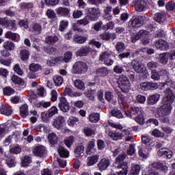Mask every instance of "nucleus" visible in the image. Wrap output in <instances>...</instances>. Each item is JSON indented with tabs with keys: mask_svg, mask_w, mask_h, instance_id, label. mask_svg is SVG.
<instances>
[{
	"mask_svg": "<svg viewBox=\"0 0 175 175\" xmlns=\"http://www.w3.org/2000/svg\"><path fill=\"white\" fill-rule=\"evenodd\" d=\"M41 117L44 122H48V121H50V119L51 118V115L47 111L42 112L41 114Z\"/></svg>",
	"mask_w": 175,
	"mask_h": 175,
	"instance_id": "obj_57",
	"label": "nucleus"
},
{
	"mask_svg": "<svg viewBox=\"0 0 175 175\" xmlns=\"http://www.w3.org/2000/svg\"><path fill=\"white\" fill-rule=\"evenodd\" d=\"M63 95L64 96L69 95V96L77 97V96H81L83 94L80 92H72V90H70L69 88H66L64 92H63Z\"/></svg>",
	"mask_w": 175,
	"mask_h": 175,
	"instance_id": "obj_27",
	"label": "nucleus"
},
{
	"mask_svg": "<svg viewBox=\"0 0 175 175\" xmlns=\"http://www.w3.org/2000/svg\"><path fill=\"white\" fill-rule=\"evenodd\" d=\"M111 55H114V53L111 51H107L100 55L99 61L104 62L107 66H111L114 64V61L110 58Z\"/></svg>",
	"mask_w": 175,
	"mask_h": 175,
	"instance_id": "obj_5",
	"label": "nucleus"
},
{
	"mask_svg": "<svg viewBox=\"0 0 175 175\" xmlns=\"http://www.w3.org/2000/svg\"><path fill=\"white\" fill-rule=\"evenodd\" d=\"M5 28L10 29L11 31H16L17 29V25H16V21L10 20L8 21Z\"/></svg>",
	"mask_w": 175,
	"mask_h": 175,
	"instance_id": "obj_42",
	"label": "nucleus"
},
{
	"mask_svg": "<svg viewBox=\"0 0 175 175\" xmlns=\"http://www.w3.org/2000/svg\"><path fill=\"white\" fill-rule=\"evenodd\" d=\"M88 53H90V47L88 46H83L79 49L76 52L77 57H85L88 55Z\"/></svg>",
	"mask_w": 175,
	"mask_h": 175,
	"instance_id": "obj_20",
	"label": "nucleus"
},
{
	"mask_svg": "<svg viewBox=\"0 0 175 175\" xmlns=\"http://www.w3.org/2000/svg\"><path fill=\"white\" fill-rule=\"evenodd\" d=\"M59 39L57 36H50L45 39L46 43L48 44H55Z\"/></svg>",
	"mask_w": 175,
	"mask_h": 175,
	"instance_id": "obj_35",
	"label": "nucleus"
},
{
	"mask_svg": "<svg viewBox=\"0 0 175 175\" xmlns=\"http://www.w3.org/2000/svg\"><path fill=\"white\" fill-rule=\"evenodd\" d=\"M88 69L87 64L83 62H77L72 66V73L75 75H83Z\"/></svg>",
	"mask_w": 175,
	"mask_h": 175,
	"instance_id": "obj_4",
	"label": "nucleus"
},
{
	"mask_svg": "<svg viewBox=\"0 0 175 175\" xmlns=\"http://www.w3.org/2000/svg\"><path fill=\"white\" fill-rule=\"evenodd\" d=\"M165 8L167 10H175V3L174 1H169L166 3Z\"/></svg>",
	"mask_w": 175,
	"mask_h": 175,
	"instance_id": "obj_64",
	"label": "nucleus"
},
{
	"mask_svg": "<svg viewBox=\"0 0 175 175\" xmlns=\"http://www.w3.org/2000/svg\"><path fill=\"white\" fill-rule=\"evenodd\" d=\"M47 112L49 113V116L53 117L55 114H58V108L55 106H53L47 111Z\"/></svg>",
	"mask_w": 175,
	"mask_h": 175,
	"instance_id": "obj_63",
	"label": "nucleus"
},
{
	"mask_svg": "<svg viewBox=\"0 0 175 175\" xmlns=\"http://www.w3.org/2000/svg\"><path fill=\"white\" fill-rule=\"evenodd\" d=\"M133 120L137 122L139 125H144V117L143 115H138Z\"/></svg>",
	"mask_w": 175,
	"mask_h": 175,
	"instance_id": "obj_60",
	"label": "nucleus"
},
{
	"mask_svg": "<svg viewBox=\"0 0 175 175\" xmlns=\"http://www.w3.org/2000/svg\"><path fill=\"white\" fill-rule=\"evenodd\" d=\"M118 83L122 92H129V90H131V82L126 77L121 76L119 78Z\"/></svg>",
	"mask_w": 175,
	"mask_h": 175,
	"instance_id": "obj_6",
	"label": "nucleus"
},
{
	"mask_svg": "<svg viewBox=\"0 0 175 175\" xmlns=\"http://www.w3.org/2000/svg\"><path fill=\"white\" fill-rule=\"evenodd\" d=\"M133 3L137 12H144L146 10V1L143 0H135L133 1Z\"/></svg>",
	"mask_w": 175,
	"mask_h": 175,
	"instance_id": "obj_13",
	"label": "nucleus"
},
{
	"mask_svg": "<svg viewBox=\"0 0 175 175\" xmlns=\"http://www.w3.org/2000/svg\"><path fill=\"white\" fill-rule=\"evenodd\" d=\"M100 119V115L98 113H93L89 116L90 122H98Z\"/></svg>",
	"mask_w": 175,
	"mask_h": 175,
	"instance_id": "obj_51",
	"label": "nucleus"
},
{
	"mask_svg": "<svg viewBox=\"0 0 175 175\" xmlns=\"http://www.w3.org/2000/svg\"><path fill=\"white\" fill-rule=\"evenodd\" d=\"M144 24V18L142 16H134L129 21L131 28H140Z\"/></svg>",
	"mask_w": 175,
	"mask_h": 175,
	"instance_id": "obj_7",
	"label": "nucleus"
},
{
	"mask_svg": "<svg viewBox=\"0 0 175 175\" xmlns=\"http://www.w3.org/2000/svg\"><path fill=\"white\" fill-rule=\"evenodd\" d=\"M5 36L7 39H11V40H14V42H18L20 40V36L12 31H7Z\"/></svg>",
	"mask_w": 175,
	"mask_h": 175,
	"instance_id": "obj_25",
	"label": "nucleus"
},
{
	"mask_svg": "<svg viewBox=\"0 0 175 175\" xmlns=\"http://www.w3.org/2000/svg\"><path fill=\"white\" fill-rule=\"evenodd\" d=\"M150 77L152 80H154V81H158L161 79L159 75V71L157 70H152L150 72Z\"/></svg>",
	"mask_w": 175,
	"mask_h": 175,
	"instance_id": "obj_44",
	"label": "nucleus"
},
{
	"mask_svg": "<svg viewBox=\"0 0 175 175\" xmlns=\"http://www.w3.org/2000/svg\"><path fill=\"white\" fill-rule=\"evenodd\" d=\"M99 155L95 154L88 158V166H94L98 162Z\"/></svg>",
	"mask_w": 175,
	"mask_h": 175,
	"instance_id": "obj_31",
	"label": "nucleus"
},
{
	"mask_svg": "<svg viewBox=\"0 0 175 175\" xmlns=\"http://www.w3.org/2000/svg\"><path fill=\"white\" fill-rule=\"evenodd\" d=\"M3 94L7 96H10L14 94V90L10 87H6L3 88Z\"/></svg>",
	"mask_w": 175,
	"mask_h": 175,
	"instance_id": "obj_58",
	"label": "nucleus"
},
{
	"mask_svg": "<svg viewBox=\"0 0 175 175\" xmlns=\"http://www.w3.org/2000/svg\"><path fill=\"white\" fill-rule=\"evenodd\" d=\"M126 158V154L122 153L116 158L114 166L120 170L117 172L118 175L128 174V163L124 162V159Z\"/></svg>",
	"mask_w": 175,
	"mask_h": 175,
	"instance_id": "obj_2",
	"label": "nucleus"
},
{
	"mask_svg": "<svg viewBox=\"0 0 175 175\" xmlns=\"http://www.w3.org/2000/svg\"><path fill=\"white\" fill-rule=\"evenodd\" d=\"M90 18L86 16L82 19L78 20L77 21V25H88V24H90Z\"/></svg>",
	"mask_w": 175,
	"mask_h": 175,
	"instance_id": "obj_55",
	"label": "nucleus"
},
{
	"mask_svg": "<svg viewBox=\"0 0 175 175\" xmlns=\"http://www.w3.org/2000/svg\"><path fill=\"white\" fill-rule=\"evenodd\" d=\"M116 49L118 52L122 53V51H124L126 47H125V44H124V42H118L116 44Z\"/></svg>",
	"mask_w": 175,
	"mask_h": 175,
	"instance_id": "obj_53",
	"label": "nucleus"
},
{
	"mask_svg": "<svg viewBox=\"0 0 175 175\" xmlns=\"http://www.w3.org/2000/svg\"><path fill=\"white\" fill-rule=\"evenodd\" d=\"M28 105L24 104L20 107V113L21 117L25 118L28 116Z\"/></svg>",
	"mask_w": 175,
	"mask_h": 175,
	"instance_id": "obj_34",
	"label": "nucleus"
},
{
	"mask_svg": "<svg viewBox=\"0 0 175 175\" xmlns=\"http://www.w3.org/2000/svg\"><path fill=\"white\" fill-rule=\"evenodd\" d=\"M154 46L159 50H161V51L169 50V44H167V42H166V40L163 39L157 40L155 42Z\"/></svg>",
	"mask_w": 175,
	"mask_h": 175,
	"instance_id": "obj_12",
	"label": "nucleus"
},
{
	"mask_svg": "<svg viewBox=\"0 0 175 175\" xmlns=\"http://www.w3.org/2000/svg\"><path fill=\"white\" fill-rule=\"evenodd\" d=\"M0 113L1 114H3V116H12V113H13V110L9 107V106L3 104L0 105Z\"/></svg>",
	"mask_w": 175,
	"mask_h": 175,
	"instance_id": "obj_19",
	"label": "nucleus"
},
{
	"mask_svg": "<svg viewBox=\"0 0 175 175\" xmlns=\"http://www.w3.org/2000/svg\"><path fill=\"white\" fill-rule=\"evenodd\" d=\"M10 152L11 154H20L21 152V148L18 146H10Z\"/></svg>",
	"mask_w": 175,
	"mask_h": 175,
	"instance_id": "obj_50",
	"label": "nucleus"
},
{
	"mask_svg": "<svg viewBox=\"0 0 175 175\" xmlns=\"http://www.w3.org/2000/svg\"><path fill=\"white\" fill-rule=\"evenodd\" d=\"M74 142H75V137H73V136H70L64 140V144L66 146V147H68V148H70Z\"/></svg>",
	"mask_w": 175,
	"mask_h": 175,
	"instance_id": "obj_54",
	"label": "nucleus"
},
{
	"mask_svg": "<svg viewBox=\"0 0 175 175\" xmlns=\"http://www.w3.org/2000/svg\"><path fill=\"white\" fill-rule=\"evenodd\" d=\"M87 37L83 36L75 35L74 36V42L78 44H83V43H85V42H87Z\"/></svg>",
	"mask_w": 175,
	"mask_h": 175,
	"instance_id": "obj_32",
	"label": "nucleus"
},
{
	"mask_svg": "<svg viewBox=\"0 0 175 175\" xmlns=\"http://www.w3.org/2000/svg\"><path fill=\"white\" fill-rule=\"evenodd\" d=\"M146 66L148 69H150V70L152 71V70H156L155 69H157V68H158V66H159V64H158V62L152 61V62H148Z\"/></svg>",
	"mask_w": 175,
	"mask_h": 175,
	"instance_id": "obj_52",
	"label": "nucleus"
},
{
	"mask_svg": "<svg viewBox=\"0 0 175 175\" xmlns=\"http://www.w3.org/2000/svg\"><path fill=\"white\" fill-rule=\"evenodd\" d=\"M59 109H60L61 111H63V113H68L70 109V105L68 103V100H66V98L65 97H60L59 98Z\"/></svg>",
	"mask_w": 175,
	"mask_h": 175,
	"instance_id": "obj_10",
	"label": "nucleus"
},
{
	"mask_svg": "<svg viewBox=\"0 0 175 175\" xmlns=\"http://www.w3.org/2000/svg\"><path fill=\"white\" fill-rule=\"evenodd\" d=\"M51 106V102L50 101H44L41 100L36 104H35V107H38L39 109H47Z\"/></svg>",
	"mask_w": 175,
	"mask_h": 175,
	"instance_id": "obj_26",
	"label": "nucleus"
},
{
	"mask_svg": "<svg viewBox=\"0 0 175 175\" xmlns=\"http://www.w3.org/2000/svg\"><path fill=\"white\" fill-rule=\"evenodd\" d=\"M158 83L155 82H142L139 84V88L142 91H150V90L158 89Z\"/></svg>",
	"mask_w": 175,
	"mask_h": 175,
	"instance_id": "obj_9",
	"label": "nucleus"
},
{
	"mask_svg": "<svg viewBox=\"0 0 175 175\" xmlns=\"http://www.w3.org/2000/svg\"><path fill=\"white\" fill-rule=\"evenodd\" d=\"M157 154L159 155V157H162V155H165L166 158L170 159L172 157H173V152L167 148H163L157 152Z\"/></svg>",
	"mask_w": 175,
	"mask_h": 175,
	"instance_id": "obj_17",
	"label": "nucleus"
},
{
	"mask_svg": "<svg viewBox=\"0 0 175 175\" xmlns=\"http://www.w3.org/2000/svg\"><path fill=\"white\" fill-rule=\"evenodd\" d=\"M83 132L85 136H92L93 135H95V131L90 127H85L83 129Z\"/></svg>",
	"mask_w": 175,
	"mask_h": 175,
	"instance_id": "obj_62",
	"label": "nucleus"
},
{
	"mask_svg": "<svg viewBox=\"0 0 175 175\" xmlns=\"http://www.w3.org/2000/svg\"><path fill=\"white\" fill-rule=\"evenodd\" d=\"M116 94L118 96V100L120 105L125 103V96L119 90H116Z\"/></svg>",
	"mask_w": 175,
	"mask_h": 175,
	"instance_id": "obj_49",
	"label": "nucleus"
},
{
	"mask_svg": "<svg viewBox=\"0 0 175 175\" xmlns=\"http://www.w3.org/2000/svg\"><path fill=\"white\" fill-rule=\"evenodd\" d=\"M29 70L30 72L36 73V72L42 70V66H40L39 64L32 63L29 66Z\"/></svg>",
	"mask_w": 175,
	"mask_h": 175,
	"instance_id": "obj_33",
	"label": "nucleus"
},
{
	"mask_svg": "<svg viewBox=\"0 0 175 175\" xmlns=\"http://www.w3.org/2000/svg\"><path fill=\"white\" fill-rule=\"evenodd\" d=\"M111 116L113 117H116V118H124V116L122 115V113L121 111L118 109H113L111 111Z\"/></svg>",
	"mask_w": 175,
	"mask_h": 175,
	"instance_id": "obj_56",
	"label": "nucleus"
},
{
	"mask_svg": "<svg viewBox=\"0 0 175 175\" xmlns=\"http://www.w3.org/2000/svg\"><path fill=\"white\" fill-rule=\"evenodd\" d=\"M53 81L57 87H61L64 83V78L61 75H56L53 77Z\"/></svg>",
	"mask_w": 175,
	"mask_h": 175,
	"instance_id": "obj_39",
	"label": "nucleus"
},
{
	"mask_svg": "<svg viewBox=\"0 0 175 175\" xmlns=\"http://www.w3.org/2000/svg\"><path fill=\"white\" fill-rule=\"evenodd\" d=\"M108 135L109 137H111V139H112V140H121V139H122V133L117 131H109L108 133Z\"/></svg>",
	"mask_w": 175,
	"mask_h": 175,
	"instance_id": "obj_28",
	"label": "nucleus"
},
{
	"mask_svg": "<svg viewBox=\"0 0 175 175\" xmlns=\"http://www.w3.org/2000/svg\"><path fill=\"white\" fill-rule=\"evenodd\" d=\"M169 56H167V53H161L159 55V62L163 65H166L167 64Z\"/></svg>",
	"mask_w": 175,
	"mask_h": 175,
	"instance_id": "obj_41",
	"label": "nucleus"
},
{
	"mask_svg": "<svg viewBox=\"0 0 175 175\" xmlns=\"http://www.w3.org/2000/svg\"><path fill=\"white\" fill-rule=\"evenodd\" d=\"M130 110L132 113V114H134V116H142L143 115V111H142V108L139 107H131Z\"/></svg>",
	"mask_w": 175,
	"mask_h": 175,
	"instance_id": "obj_37",
	"label": "nucleus"
},
{
	"mask_svg": "<svg viewBox=\"0 0 175 175\" xmlns=\"http://www.w3.org/2000/svg\"><path fill=\"white\" fill-rule=\"evenodd\" d=\"M74 84L75 87L78 90H85V85L84 84V82L80 79L75 80Z\"/></svg>",
	"mask_w": 175,
	"mask_h": 175,
	"instance_id": "obj_43",
	"label": "nucleus"
},
{
	"mask_svg": "<svg viewBox=\"0 0 175 175\" xmlns=\"http://www.w3.org/2000/svg\"><path fill=\"white\" fill-rule=\"evenodd\" d=\"M152 167L154 169H157L159 170H161V172H163L164 173H166L167 172V166L163 165L161 162H154L152 165Z\"/></svg>",
	"mask_w": 175,
	"mask_h": 175,
	"instance_id": "obj_24",
	"label": "nucleus"
},
{
	"mask_svg": "<svg viewBox=\"0 0 175 175\" xmlns=\"http://www.w3.org/2000/svg\"><path fill=\"white\" fill-rule=\"evenodd\" d=\"M140 173V165L134 164L131 167L130 175H138Z\"/></svg>",
	"mask_w": 175,
	"mask_h": 175,
	"instance_id": "obj_40",
	"label": "nucleus"
},
{
	"mask_svg": "<svg viewBox=\"0 0 175 175\" xmlns=\"http://www.w3.org/2000/svg\"><path fill=\"white\" fill-rule=\"evenodd\" d=\"M56 13L61 17H66L70 14V10L67 8L59 7L56 9Z\"/></svg>",
	"mask_w": 175,
	"mask_h": 175,
	"instance_id": "obj_16",
	"label": "nucleus"
},
{
	"mask_svg": "<svg viewBox=\"0 0 175 175\" xmlns=\"http://www.w3.org/2000/svg\"><path fill=\"white\" fill-rule=\"evenodd\" d=\"M11 79L12 83H14V84H18V85H23L24 84V80L18 77L17 75H13Z\"/></svg>",
	"mask_w": 175,
	"mask_h": 175,
	"instance_id": "obj_48",
	"label": "nucleus"
},
{
	"mask_svg": "<svg viewBox=\"0 0 175 175\" xmlns=\"http://www.w3.org/2000/svg\"><path fill=\"white\" fill-rule=\"evenodd\" d=\"M21 59L22 61H27L29 58V51L27 49H23L20 51Z\"/></svg>",
	"mask_w": 175,
	"mask_h": 175,
	"instance_id": "obj_46",
	"label": "nucleus"
},
{
	"mask_svg": "<svg viewBox=\"0 0 175 175\" xmlns=\"http://www.w3.org/2000/svg\"><path fill=\"white\" fill-rule=\"evenodd\" d=\"M57 152L62 158H68L69 157V151L63 146H59L57 148Z\"/></svg>",
	"mask_w": 175,
	"mask_h": 175,
	"instance_id": "obj_29",
	"label": "nucleus"
},
{
	"mask_svg": "<svg viewBox=\"0 0 175 175\" xmlns=\"http://www.w3.org/2000/svg\"><path fill=\"white\" fill-rule=\"evenodd\" d=\"M65 124V118L62 116H59L53 120V125L57 129H61Z\"/></svg>",
	"mask_w": 175,
	"mask_h": 175,
	"instance_id": "obj_14",
	"label": "nucleus"
},
{
	"mask_svg": "<svg viewBox=\"0 0 175 175\" xmlns=\"http://www.w3.org/2000/svg\"><path fill=\"white\" fill-rule=\"evenodd\" d=\"M3 47L5 49V50H9L10 51H12V50H14V43H13L12 41H5L3 43Z\"/></svg>",
	"mask_w": 175,
	"mask_h": 175,
	"instance_id": "obj_47",
	"label": "nucleus"
},
{
	"mask_svg": "<svg viewBox=\"0 0 175 175\" xmlns=\"http://www.w3.org/2000/svg\"><path fill=\"white\" fill-rule=\"evenodd\" d=\"M97 75L100 76L101 77H105V76H107L109 75V69L106 67H103L101 68H98L96 70Z\"/></svg>",
	"mask_w": 175,
	"mask_h": 175,
	"instance_id": "obj_38",
	"label": "nucleus"
},
{
	"mask_svg": "<svg viewBox=\"0 0 175 175\" xmlns=\"http://www.w3.org/2000/svg\"><path fill=\"white\" fill-rule=\"evenodd\" d=\"M30 32H34L36 35L42 33V25L38 23H34L29 27Z\"/></svg>",
	"mask_w": 175,
	"mask_h": 175,
	"instance_id": "obj_18",
	"label": "nucleus"
},
{
	"mask_svg": "<svg viewBox=\"0 0 175 175\" xmlns=\"http://www.w3.org/2000/svg\"><path fill=\"white\" fill-rule=\"evenodd\" d=\"M154 20L159 23V24H163L166 21V14L164 12H159L155 14L154 15Z\"/></svg>",
	"mask_w": 175,
	"mask_h": 175,
	"instance_id": "obj_21",
	"label": "nucleus"
},
{
	"mask_svg": "<svg viewBox=\"0 0 175 175\" xmlns=\"http://www.w3.org/2000/svg\"><path fill=\"white\" fill-rule=\"evenodd\" d=\"M95 94H96V92L95 90H88L85 92V96H87V98H89L90 100H94L95 98Z\"/></svg>",
	"mask_w": 175,
	"mask_h": 175,
	"instance_id": "obj_59",
	"label": "nucleus"
},
{
	"mask_svg": "<svg viewBox=\"0 0 175 175\" xmlns=\"http://www.w3.org/2000/svg\"><path fill=\"white\" fill-rule=\"evenodd\" d=\"M5 162L9 167H14L16 166V157L13 155L5 156Z\"/></svg>",
	"mask_w": 175,
	"mask_h": 175,
	"instance_id": "obj_23",
	"label": "nucleus"
},
{
	"mask_svg": "<svg viewBox=\"0 0 175 175\" xmlns=\"http://www.w3.org/2000/svg\"><path fill=\"white\" fill-rule=\"evenodd\" d=\"M131 66L133 69H134L135 72L137 73H144L146 70L144 64L136 59H133L131 62Z\"/></svg>",
	"mask_w": 175,
	"mask_h": 175,
	"instance_id": "obj_8",
	"label": "nucleus"
},
{
	"mask_svg": "<svg viewBox=\"0 0 175 175\" xmlns=\"http://www.w3.org/2000/svg\"><path fill=\"white\" fill-rule=\"evenodd\" d=\"M159 94L156 93L154 94L150 95L148 98V105H155L158 103V100H159Z\"/></svg>",
	"mask_w": 175,
	"mask_h": 175,
	"instance_id": "obj_22",
	"label": "nucleus"
},
{
	"mask_svg": "<svg viewBox=\"0 0 175 175\" xmlns=\"http://www.w3.org/2000/svg\"><path fill=\"white\" fill-rule=\"evenodd\" d=\"M48 139L51 144L54 146V144H57L58 143V137H57V135L55 133H52L49 135Z\"/></svg>",
	"mask_w": 175,
	"mask_h": 175,
	"instance_id": "obj_36",
	"label": "nucleus"
},
{
	"mask_svg": "<svg viewBox=\"0 0 175 175\" xmlns=\"http://www.w3.org/2000/svg\"><path fill=\"white\" fill-rule=\"evenodd\" d=\"M150 36V32L144 29H141L138 32V36L139 37V39L147 38V36Z\"/></svg>",
	"mask_w": 175,
	"mask_h": 175,
	"instance_id": "obj_61",
	"label": "nucleus"
},
{
	"mask_svg": "<svg viewBox=\"0 0 175 175\" xmlns=\"http://www.w3.org/2000/svg\"><path fill=\"white\" fill-rule=\"evenodd\" d=\"M174 100V92H173L170 88L166 89L165 91V96L163 98V103L160 107L157 109L155 117H157V118H161V117L169 116V114L172 113V109H173L172 103H173Z\"/></svg>",
	"mask_w": 175,
	"mask_h": 175,
	"instance_id": "obj_1",
	"label": "nucleus"
},
{
	"mask_svg": "<svg viewBox=\"0 0 175 175\" xmlns=\"http://www.w3.org/2000/svg\"><path fill=\"white\" fill-rule=\"evenodd\" d=\"M111 165V161L109 158H103L98 163V167L100 172L106 170Z\"/></svg>",
	"mask_w": 175,
	"mask_h": 175,
	"instance_id": "obj_11",
	"label": "nucleus"
},
{
	"mask_svg": "<svg viewBox=\"0 0 175 175\" xmlns=\"http://www.w3.org/2000/svg\"><path fill=\"white\" fill-rule=\"evenodd\" d=\"M33 152L36 157H44L46 155V148L42 145L36 146Z\"/></svg>",
	"mask_w": 175,
	"mask_h": 175,
	"instance_id": "obj_15",
	"label": "nucleus"
},
{
	"mask_svg": "<svg viewBox=\"0 0 175 175\" xmlns=\"http://www.w3.org/2000/svg\"><path fill=\"white\" fill-rule=\"evenodd\" d=\"M74 152L77 158L83 157L84 155V146H83V145L76 146Z\"/></svg>",
	"mask_w": 175,
	"mask_h": 175,
	"instance_id": "obj_30",
	"label": "nucleus"
},
{
	"mask_svg": "<svg viewBox=\"0 0 175 175\" xmlns=\"http://www.w3.org/2000/svg\"><path fill=\"white\" fill-rule=\"evenodd\" d=\"M32 162V160L31 159V157L29 156H25L21 160V165L23 167H27Z\"/></svg>",
	"mask_w": 175,
	"mask_h": 175,
	"instance_id": "obj_45",
	"label": "nucleus"
},
{
	"mask_svg": "<svg viewBox=\"0 0 175 175\" xmlns=\"http://www.w3.org/2000/svg\"><path fill=\"white\" fill-rule=\"evenodd\" d=\"M85 10L88 14V18H89L90 21H96L99 16H100V10L98 8H87Z\"/></svg>",
	"mask_w": 175,
	"mask_h": 175,
	"instance_id": "obj_3",
	"label": "nucleus"
}]
</instances>
